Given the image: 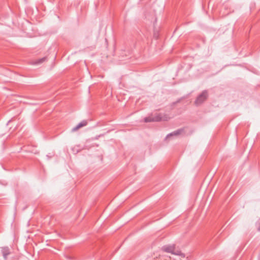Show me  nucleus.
<instances>
[{"mask_svg":"<svg viewBox=\"0 0 260 260\" xmlns=\"http://www.w3.org/2000/svg\"><path fill=\"white\" fill-rule=\"evenodd\" d=\"M257 230H258V231H260V222L259 223V226L257 228Z\"/></svg>","mask_w":260,"mask_h":260,"instance_id":"obj_10","label":"nucleus"},{"mask_svg":"<svg viewBox=\"0 0 260 260\" xmlns=\"http://www.w3.org/2000/svg\"><path fill=\"white\" fill-rule=\"evenodd\" d=\"M183 131H184V129H183V128L178 129L175 131L167 135L166 138L168 139L170 137H171V136H178V135H180L181 134H182Z\"/></svg>","mask_w":260,"mask_h":260,"instance_id":"obj_5","label":"nucleus"},{"mask_svg":"<svg viewBox=\"0 0 260 260\" xmlns=\"http://www.w3.org/2000/svg\"><path fill=\"white\" fill-rule=\"evenodd\" d=\"M1 252L5 259L7 260V256L10 253V249L8 247H4L1 248Z\"/></svg>","mask_w":260,"mask_h":260,"instance_id":"obj_4","label":"nucleus"},{"mask_svg":"<svg viewBox=\"0 0 260 260\" xmlns=\"http://www.w3.org/2000/svg\"><path fill=\"white\" fill-rule=\"evenodd\" d=\"M87 124L86 120H83L72 129L73 132L76 131L80 128L86 126Z\"/></svg>","mask_w":260,"mask_h":260,"instance_id":"obj_6","label":"nucleus"},{"mask_svg":"<svg viewBox=\"0 0 260 260\" xmlns=\"http://www.w3.org/2000/svg\"><path fill=\"white\" fill-rule=\"evenodd\" d=\"M66 257L68 259H72V257L70 256H66Z\"/></svg>","mask_w":260,"mask_h":260,"instance_id":"obj_9","label":"nucleus"},{"mask_svg":"<svg viewBox=\"0 0 260 260\" xmlns=\"http://www.w3.org/2000/svg\"><path fill=\"white\" fill-rule=\"evenodd\" d=\"M173 254L179 255L181 257H183V258H184L185 256V254L184 253H182L181 252V251H180V250L175 251V250L173 252Z\"/></svg>","mask_w":260,"mask_h":260,"instance_id":"obj_8","label":"nucleus"},{"mask_svg":"<svg viewBox=\"0 0 260 260\" xmlns=\"http://www.w3.org/2000/svg\"><path fill=\"white\" fill-rule=\"evenodd\" d=\"M168 117L166 115H162L160 114H156L154 116L152 115L145 117L144 118V121L145 122H157L161 120L167 121L168 119Z\"/></svg>","mask_w":260,"mask_h":260,"instance_id":"obj_1","label":"nucleus"},{"mask_svg":"<svg viewBox=\"0 0 260 260\" xmlns=\"http://www.w3.org/2000/svg\"><path fill=\"white\" fill-rule=\"evenodd\" d=\"M161 249L165 252L173 254V251L175 250V245L172 244L164 245L162 247Z\"/></svg>","mask_w":260,"mask_h":260,"instance_id":"obj_3","label":"nucleus"},{"mask_svg":"<svg viewBox=\"0 0 260 260\" xmlns=\"http://www.w3.org/2000/svg\"><path fill=\"white\" fill-rule=\"evenodd\" d=\"M46 60H47V57H44L42 58L38 59L36 60L35 61L34 64H41V63H43V62L45 61Z\"/></svg>","mask_w":260,"mask_h":260,"instance_id":"obj_7","label":"nucleus"},{"mask_svg":"<svg viewBox=\"0 0 260 260\" xmlns=\"http://www.w3.org/2000/svg\"><path fill=\"white\" fill-rule=\"evenodd\" d=\"M208 97V92L207 90H204L200 95L198 96L194 103L196 105L199 106L202 104L206 100Z\"/></svg>","mask_w":260,"mask_h":260,"instance_id":"obj_2","label":"nucleus"}]
</instances>
